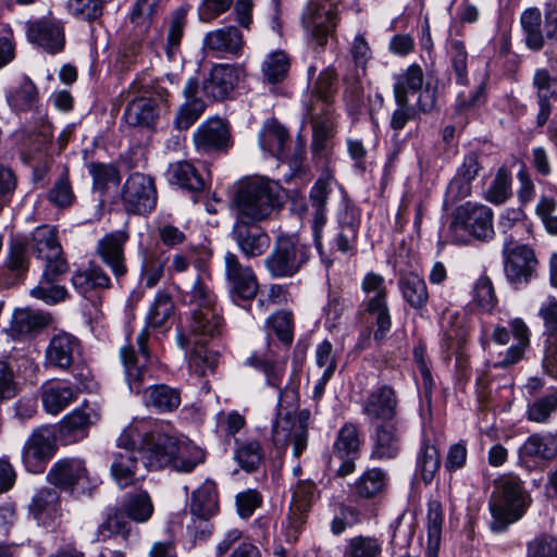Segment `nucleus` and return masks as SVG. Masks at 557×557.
Segmentation results:
<instances>
[{
    "label": "nucleus",
    "instance_id": "47",
    "mask_svg": "<svg viewBox=\"0 0 557 557\" xmlns=\"http://www.w3.org/2000/svg\"><path fill=\"white\" fill-rule=\"evenodd\" d=\"M64 273L65 272L48 273V268H45L38 285L30 289V295L47 305H55L65 300L69 296L66 288L54 284L59 276Z\"/></svg>",
    "mask_w": 557,
    "mask_h": 557
},
{
    "label": "nucleus",
    "instance_id": "58",
    "mask_svg": "<svg viewBox=\"0 0 557 557\" xmlns=\"http://www.w3.org/2000/svg\"><path fill=\"white\" fill-rule=\"evenodd\" d=\"M315 485L311 481H301L293 493L290 511L297 521L302 522L304 516L315 500Z\"/></svg>",
    "mask_w": 557,
    "mask_h": 557
},
{
    "label": "nucleus",
    "instance_id": "23",
    "mask_svg": "<svg viewBox=\"0 0 557 557\" xmlns=\"http://www.w3.org/2000/svg\"><path fill=\"white\" fill-rule=\"evenodd\" d=\"M99 412L84 405L66 414L59 423V438L64 445L74 444L85 438L89 426L98 421Z\"/></svg>",
    "mask_w": 557,
    "mask_h": 557
},
{
    "label": "nucleus",
    "instance_id": "55",
    "mask_svg": "<svg viewBox=\"0 0 557 557\" xmlns=\"http://www.w3.org/2000/svg\"><path fill=\"white\" fill-rule=\"evenodd\" d=\"M446 51L456 83L467 85L469 55L465 42L460 39H449Z\"/></svg>",
    "mask_w": 557,
    "mask_h": 557
},
{
    "label": "nucleus",
    "instance_id": "32",
    "mask_svg": "<svg viewBox=\"0 0 557 557\" xmlns=\"http://www.w3.org/2000/svg\"><path fill=\"white\" fill-rule=\"evenodd\" d=\"M50 483L59 488L69 490L87 480L85 462L78 458H64L57 461L48 473Z\"/></svg>",
    "mask_w": 557,
    "mask_h": 557
},
{
    "label": "nucleus",
    "instance_id": "63",
    "mask_svg": "<svg viewBox=\"0 0 557 557\" xmlns=\"http://www.w3.org/2000/svg\"><path fill=\"white\" fill-rule=\"evenodd\" d=\"M289 69V60L283 51H275L270 53L262 63L263 78L275 84L283 81Z\"/></svg>",
    "mask_w": 557,
    "mask_h": 557
},
{
    "label": "nucleus",
    "instance_id": "15",
    "mask_svg": "<svg viewBox=\"0 0 557 557\" xmlns=\"http://www.w3.org/2000/svg\"><path fill=\"white\" fill-rule=\"evenodd\" d=\"M223 319L219 310H195L190 309V319L186 326V334H178V342L182 347L185 345H207L210 339L220 335Z\"/></svg>",
    "mask_w": 557,
    "mask_h": 557
},
{
    "label": "nucleus",
    "instance_id": "7",
    "mask_svg": "<svg viewBox=\"0 0 557 557\" xmlns=\"http://www.w3.org/2000/svg\"><path fill=\"white\" fill-rule=\"evenodd\" d=\"M310 248L295 236H278L273 250L263 260L272 277H290L308 262Z\"/></svg>",
    "mask_w": 557,
    "mask_h": 557
},
{
    "label": "nucleus",
    "instance_id": "60",
    "mask_svg": "<svg viewBox=\"0 0 557 557\" xmlns=\"http://www.w3.org/2000/svg\"><path fill=\"white\" fill-rule=\"evenodd\" d=\"M190 309L218 310L215 295L203 276H198L187 295Z\"/></svg>",
    "mask_w": 557,
    "mask_h": 557
},
{
    "label": "nucleus",
    "instance_id": "13",
    "mask_svg": "<svg viewBox=\"0 0 557 557\" xmlns=\"http://www.w3.org/2000/svg\"><path fill=\"white\" fill-rule=\"evenodd\" d=\"M57 450L55 435L49 426L35 429L22 448V461L28 472H44Z\"/></svg>",
    "mask_w": 557,
    "mask_h": 557
},
{
    "label": "nucleus",
    "instance_id": "38",
    "mask_svg": "<svg viewBox=\"0 0 557 557\" xmlns=\"http://www.w3.org/2000/svg\"><path fill=\"white\" fill-rule=\"evenodd\" d=\"M143 403L157 412H172L181 405V394L174 387L157 384L143 391Z\"/></svg>",
    "mask_w": 557,
    "mask_h": 557
},
{
    "label": "nucleus",
    "instance_id": "52",
    "mask_svg": "<svg viewBox=\"0 0 557 557\" xmlns=\"http://www.w3.org/2000/svg\"><path fill=\"white\" fill-rule=\"evenodd\" d=\"M76 394L70 386L46 384L42 387L41 401L45 410L50 414H58L70 406Z\"/></svg>",
    "mask_w": 557,
    "mask_h": 557
},
{
    "label": "nucleus",
    "instance_id": "46",
    "mask_svg": "<svg viewBox=\"0 0 557 557\" xmlns=\"http://www.w3.org/2000/svg\"><path fill=\"white\" fill-rule=\"evenodd\" d=\"M424 83V73L419 64L409 65L403 73L394 76L395 101L409 100L408 95L421 90Z\"/></svg>",
    "mask_w": 557,
    "mask_h": 557
},
{
    "label": "nucleus",
    "instance_id": "34",
    "mask_svg": "<svg viewBox=\"0 0 557 557\" xmlns=\"http://www.w3.org/2000/svg\"><path fill=\"white\" fill-rule=\"evenodd\" d=\"M29 237L16 234L10 237L4 264L7 270L15 277L26 275L29 269Z\"/></svg>",
    "mask_w": 557,
    "mask_h": 557
},
{
    "label": "nucleus",
    "instance_id": "19",
    "mask_svg": "<svg viewBox=\"0 0 557 557\" xmlns=\"http://www.w3.org/2000/svg\"><path fill=\"white\" fill-rule=\"evenodd\" d=\"M81 341L66 332L54 334L45 350L46 368L69 370L76 359L81 357Z\"/></svg>",
    "mask_w": 557,
    "mask_h": 557
},
{
    "label": "nucleus",
    "instance_id": "24",
    "mask_svg": "<svg viewBox=\"0 0 557 557\" xmlns=\"http://www.w3.org/2000/svg\"><path fill=\"white\" fill-rule=\"evenodd\" d=\"M183 96L185 101L181 104L174 119V126L181 131L188 129L206 110L197 77L187 79L183 88Z\"/></svg>",
    "mask_w": 557,
    "mask_h": 557
},
{
    "label": "nucleus",
    "instance_id": "49",
    "mask_svg": "<svg viewBox=\"0 0 557 557\" xmlns=\"http://www.w3.org/2000/svg\"><path fill=\"white\" fill-rule=\"evenodd\" d=\"M288 139V133L284 126L275 120H269L263 124L259 133V145L263 151L280 158Z\"/></svg>",
    "mask_w": 557,
    "mask_h": 557
},
{
    "label": "nucleus",
    "instance_id": "12",
    "mask_svg": "<svg viewBox=\"0 0 557 557\" xmlns=\"http://www.w3.org/2000/svg\"><path fill=\"white\" fill-rule=\"evenodd\" d=\"M520 24L525 46L532 51H540L544 47L545 38L557 39V7L546 8L544 30L542 29V14L537 8H530L523 11Z\"/></svg>",
    "mask_w": 557,
    "mask_h": 557
},
{
    "label": "nucleus",
    "instance_id": "64",
    "mask_svg": "<svg viewBox=\"0 0 557 557\" xmlns=\"http://www.w3.org/2000/svg\"><path fill=\"white\" fill-rule=\"evenodd\" d=\"M511 175L505 168H499L485 191V199L494 205H502L511 196Z\"/></svg>",
    "mask_w": 557,
    "mask_h": 557
},
{
    "label": "nucleus",
    "instance_id": "31",
    "mask_svg": "<svg viewBox=\"0 0 557 557\" xmlns=\"http://www.w3.org/2000/svg\"><path fill=\"white\" fill-rule=\"evenodd\" d=\"M401 450V430L398 421H388L375 428L372 456L377 459H394Z\"/></svg>",
    "mask_w": 557,
    "mask_h": 557
},
{
    "label": "nucleus",
    "instance_id": "3",
    "mask_svg": "<svg viewBox=\"0 0 557 557\" xmlns=\"http://www.w3.org/2000/svg\"><path fill=\"white\" fill-rule=\"evenodd\" d=\"M146 468L161 469L171 466L178 472H191L205 461V451L198 446L181 443L159 429L154 422L152 437L146 446Z\"/></svg>",
    "mask_w": 557,
    "mask_h": 557
},
{
    "label": "nucleus",
    "instance_id": "16",
    "mask_svg": "<svg viewBox=\"0 0 557 557\" xmlns=\"http://www.w3.org/2000/svg\"><path fill=\"white\" fill-rule=\"evenodd\" d=\"M128 239L127 231L117 230L107 233L96 246V252L100 260L110 269L117 282L127 274L124 247Z\"/></svg>",
    "mask_w": 557,
    "mask_h": 557
},
{
    "label": "nucleus",
    "instance_id": "35",
    "mask_svg": "<svg viewBox=\"0 0 557 557\" xmlns=\"http://www.w3.org/2000/svg\"><path fill=\"white\" fill-rule=\"evenodd\" d=\"M338 225L339 231L334 238L336 248L343 253L355 251L360 226L359 211L346 206L338 214Z\"/></svg>",
    "mask_w": 557,
    "mask_h": 557
},
{
    "label": "nucleus",
    "instance_id": "54",
    "mask_svg": "<svg viewBox=\"0 0 557 557\" xmlns=\"http://www.w3.org/2000/svg\"><path fill=\"white\" fill-rule=\"evenodd\" d=\"M7 102L14 111L30 110L37 102L35 84L28 77H23L16 86L7 91Z\"/></svg>",
    "mask_w": 557,
    "mask_h": 557
},
{
    "label": "nucleus",
    "instance_id": "33",
    "mask_svg": "<svg viewBox=\"0 0 557 557\" xmlns=\"http://www.w3.org/2000/svg\"><path fill=\"white\" fill-rule=\"evenodd\" d=\"M159 104L151 96H136L124 110V120L129 126L150 127L159 116Z\"/></svg>",
    "mask_w": 557,
    "mask_h": 557
},
{
    "label": "nucleus",
    "instance_id": "18",
    "mask_svg": "<svg viewBox=\"0 0 557 557\" xmlns=\"http://www.w3.org/2000/svg\"><path fill=\"white\" fill-rule=\"evenodd\" d=\"M278 348V345L268 342L247 359V363L262 372L267 384L274 388H281L287 361V355H281Z\"/></svg>",
    "mask_w": 557,
    "mask_h": 557
},
{
    "label": "nucleus",
    "instance_id": "56",
    "mask_svg": "<svg viewBox=\"0 0 557 557\" xmlns=\"http://www.w3.org/2000/svg\"><path fill=\"white\" fill-rule=\"evenodd\" d=\"M524 456L541 459H553L557 455V441L550 434H533L522 445Z\"/></svg>",
    "mask_w": 557,
    "mask_h": 557
},
{
    "label": "nucleus",
    "instance_id": "17",
    "mask_svg": "<svg viewBox=\"0 0 557 557\" xmlns=\"http://www.w3.org/2000/svg\"><path fill=\"white\" fill-rule=\"evenodd\" d=\"M272 441L277 448L292 444L293 455L298 458L307 448V428L289 412L278 413L272 424Z\"/></svg>",
    "mask_w": 557,
    "mask_h": 557
},
{
    "label": "nucleus",
    "instance_id": "51",
    "mask_svg": "<svg viewBox=\"0 0 557 557\" xmlns=\"http://www.w3.org/2000/svg\"><path fill=\"white\" fill-rule=\"evenodd\" d=\"M510 327L518 343L507 349L504 358L494 362V368H508L516 364L522 359L524 349L529 345V329L523 320L519 318L513 319L510 322Z\"/></svg>",
    "mask_w": 557,
    "mask_h": 557
},
{
    "label": "nucleus",
    "instance_id": "57",
    "mask_svg": "<svg viewBox=\"0 0 557 557\" xmlns=\"http://www.w3.org/2000/svg\"><path fill=\"white\" fill-rule=\"evenodd\" d=\"M307 114L313 124L312 148L314 151H322L326 148V143L332 135L333 123L329 114H323L313 104L308 106Z\"/></svg>",
    "mask_w": 557,
    "mask_h": 557
},
{
    "label": "nucleus",
    "instance_id": "36",
    "mask_svg": "<svg viewBox=\"0 0 557 557\" xmlns=\"http://www.w3.org/2000/svg\"><path fill=\"white\" fill-rule=\"evenodd\" d=\"M480 169L476 154L470 153L465 157L447 188V195L451 197L453 201L466 198L471 194V183L478 176Z\"/></svg>",
    "mask_w": 557,
    "mask_h": 557
},
{
    "label": "nucleus",
    "instance_id": "45",
    "mask_svg": "<svg viewBox=\"0 0 557 557\" xmlns=\"http://www.w3.org/2000/svg\"><path fill=\"white\" fill-rule=\"evenodd\" d=\"M52 317L49 313L32 309H17L11 321V332L15 335H27L49 325Z\"/></svg>",
    "mask_w": 557,
    "mask_h": 557
},
{
    "label": "nucleus",
    "instance_id": "14",
    "mask_svg": "<svg viewBox=\"0 0 557 557\" xmlns=\"http://www.w3.org/2000/svg\"><path fill=\"white\" fill-rule=\"evenodd\" d=\"M122 200L128 212L149 213L157 203V189L152 177L139 172L131 174L123 185Z\"/></svg>",
    "mask_w": 557,
    "mask_h": 557
},
{
    "label": "nucleus",
    "instance_id": "2",
    "mask_svg": "<svg viewBox=\"0 0 557 557\" xmlns=\"http://www.w3.org/2000/svg\"><path fill=\"white\" fill-rule=\"evenodd\" d=\"M151 419L136 420L126 426L117 438L121 449L114 454L111 465V473L120 487H127L135 481L138 467V458L146 466V446L152 437Z\"/></svg>",
    "mask_w": 557,
    "mask_h": 557
},
{
    "label": "nucleus",
    "instance_id": "20",
    "mask_svg": "<svg viewBox=\"0 0 557 557\" xmlns=\"http://www.w3.org/2000/svg\"><path fill=\"white\" fill-rule=\"evenodd\" d=\"M224 267L232 292L246 300L255 298L259 285L252 269L240 263L237 255L230 251L224 255Z\"/></svg>",
    "mask_w": 557,
    "mask_h": 557
},
{
    "label": "nucleus",
    "instance_id": "8",
    "mask_svg": "<svg viewBox=\"0 0 557 557\" xmlns=\"http://www.w3.org/2000/svg\"><path fill=\"white\" fill-rule=\"evenodd\" d=\"M341 0H311L305 8L301 22L310 42L323 48L329 38L333 37L338 17Z\"/></svg>",
    "mask_w": 557,
    "mask_h": 557
},
{
    "label": "nucleus",
    "instance_id": "59",
    "mask_svg": "<svg viewBox=\"0 0 557 557\" xmlns=\"http://www.w3.org/2000/svg\"><path fill=\"white\" fill-rule=\"evenodd\" d=\"M364 311L369 315L371 324L375 326L373 337L379 344L383 343L392 327V318L387 304L380 305L372 302V305L364 306Z\"/></svg>",
    "mask_w": 557,
    "mask_h": 557
},
{
    "label": "nucleus",
    "instance_id": "42",
    "mask_svg": "<svg viewBox=\"0 0 557 557\" xmlns=\"http://www.w3.org/2000/svg\"><path fill=\"white\" fill-rule=\"evenodd\" d=\"M219 509L215 484L207 480L191 494L190 512L195 518L210 519Z\"/></svg>",
    "mask_w": 557,
    "mask_h": 557
},
{
    "label": "nucleus",
    "instance_id": "50",
    "mask_svg": "<svg viewBox=\"0 0 557 557\" xmlns=\"http://www.w3.org/2000/svg\"><path fill=\"white\" fill-rule=\"evenodd\" d=\"M386 486V473L380 468L366 470L351 485V492L358 497L371 499L381 494Z\"/></svg>",
    "mask_w": 557,
    "mask_h": 557
},
{
    "label": "nucleus",
    "instance_id": "61",
    "mask_svg": "<svg viewBox=\"0 0 557 557\" xmlns=\"http://www.w3.org/2000/svg\"><path fill=\"white\" fill-rule=\"evenodd\" d=\"M382 543L372 536H355L345 546L344 557H380Z\"/></svg>",
    "mask_w": 557,
    "mask_h": 557
},
{
    "label": "nucleus",
    "instance_id": "21",
    "mask_svg": "<svg viewBox=\"0 0 557 557\" xmlns=\"http://www.w3.org/2000/svg\"><path fill=\"white\" fill-rule=\"evenodd\" d=\"M244 76V69L239 65L216 64L200 86L201 95L213 100L225 99Z\"/></svg>",
    "mask_w": 557,
    "mask_h": 557
},
{
    "label": "nucleus",
    "instance_id": "1",
    "mask_svg": "<svg viewBox=\"0 0 557 557\" xmlns=\"http://www.w3.org/2000/svg\"><path fill=\"white\" fill-rule=\"evenodd\" d=\"M173 309L174 305L171 296L165 292H158L146 315V326L136 338L138 354L132 345H125L120 349L125 380L132 393L139 394L141 392L147 373L149 330H158L165 326L173 313Z\"/></svg>",
    "mask_w": 557,
    "mask_h": 557
},
{
    "label": "nucleus",
    "instance_id": "40",
    "mask_svg": "<svg viewBox=\"0 0 557 557\" xmlns=\"http://www.w3.org/2000/svg\"><path fill=\"white\" fill-rule=\"evenodd\" d=\"M336 91V73L333 69L323 70L318 76L311 90L310 102L306 103L315 106L323 114H330L331 103Z\"/></svg>",
    "mask_w": 557,
    "mask_h": 557
},
{
    "label": "nucleus",
    "instance_id": "43",
    "mask_svg": "<svg viewBox=\"0 0 557 557\" xmlns=\"http://www.w3.org/2000/svg\"><path fill=\"white\" fill-rule=\"evenodd\" d=\"M169 181L178 187L196 194L206 188V182L188 161L172 163L168 170Z\"/></svg>",
    "mask_w": 557,
    "mask_h": 557
},
{
    "label": "nucleus",
    "instance_id": "39",
    "mask_svg": "<svg viewBox=\"0 0 557 557\" xmlns=\"http://www.w3.org/2000/svg\"><path fill=\"white\" fill-rule=\"evenodd\" d=\"M123 517L136 523L147 522L154 511L152 499L147 491L127 493L119 507Z\"/></svg>",
    "mask_w": 557,
    "mask_h": 557
},
{
    "label": "nucleus",
    "instance_id": "10",
    "mask_svg": "<svg viewBox=\"0 0 557 557\" xmlns=\"http://www.w3.org/2000/svg\"><path fill=\"white\" fill-rule=\"evenodd\" d=\"M516 236L510 233L504 242L503 255L504 270L507 280L516 285H525L532 278L537 260L533 249L523 244L516 243Z\"/></svg>",
    "mask_w": 557,
    "mask_h": 557
},
{
    "label": "nucleus",
    "instance_id": "5",
    "mask_svg": "<svg viewBox=\"0 0 557 557\" xmlns=\"http://www.w3.org/2000/svg\"><path fill=\"white\" fill-rule=\"evenodd\" d=\"M529 506L522 481L515 475H504L495 483L490 500L491 530L499 533L518 521Z\"/></svg>",
    "mask_w": 557,
    "mask_h": 557
},
{
    "label": "nucleus",
    "instance_id": "37",
    "mask_svg": "<svg viewBox=\"0 0 557 557\" xmlns=\"http://www.w3.org/2000/svg\"><path fill=\"white\" fill-rule=\"evenodd\" d=\"M244 45L242 33L235 26L209 32L203 38V48L211 52L237 55Z\"/></svg>",
    "mask_w": 557,
    "mask_h": 557
},
{
    "label": "nucleus",
    "instance_id": "6",
    "mask_svg": "<svg viewBox=\"0 0 557 557\" xmlns=\"http://www.w3.org/2000/svg\"><path fill=\"white\" fill-rule=\"evenodd\" d=\"M493 210L482 203L467 201L457 207L448 227L449 239L465 245L470 239L487 242L494 237Z\"/></svg>",
    "mask_w": 557,
    "mask_h": 557
},
{
    "label": "nucleus",
    "instance_id": "25",
    "mask_svg": "<svg viewBox=\"0 0 557 557\" xmlns=\"http://www.w3.org/2000/svg\"><path fill=\"white\" fill-rule=\"evenodd\" d=\"M29 515L44 527H51L61 517L60 494L53 487L36 491L28 505Z\"/></svg>",
    "mask_w": 557,
    "mask_h": 557
},
{
    "label": "nucleus",
    "instance_id": "48",
    "mask_svg": "<svg viewBox=\"0 0 557 557\" xmlns=\"http://www.w3.org/2000/svg\"><path fill=\"white\" fill-rule=\"evenodd\" d=\"M73 287L84 297L98 288H110L111 280L102 268L90 265L86 270H79L72 276Z\"/></svg>",
    "mask_w": 557,
    "mask_h": 557
},
{
    "label": "nucleus",
    "instance_id": "27",
    "mask_svg": "<svg viewBox=\"0 0 557 557\" xmlns=\"http://www.w3.org/2000/svg\"><path fill=\"white\" fill-rule=\"evenodd\" d=\"M27 37L51 54L62 51L65 45L63 27L55 21L40 20L30 23L27 27Z\"/></svg>",
    "mask_w": 557,
    "mask_h": 557
},
{
    "label": "nucleus",
    "instance_id": "62",
    "mask_svg": "<svg viewBox=\"0 0 557 557\" xmlns=\"http://www.w3.org/2000/svg\"><path fill=\"white\" fill-rule=\"evenodd\" d=\"M194 348L189 355V368L198 375H206L208 372H212L218 362L219 355L206 347V345H193Z\"/></svg>",
    "mask_w": 557,
    "mask_h": 557
},
{
    "label": "nucleus",
    "instance_id": "9",
    "mask_svg": "<svg viewBox=\"0 0 557 557\" xmlns=\"http://www.w3.org/2000/svg\"><path fill=\"white\" fill-rule=\"evenodd\" d=\"M361 443L356 424L347 422L337 431L329 459V467L335 469L337 476L345 478L355 472Z\"/></svg>",
    "mask_w": 557,
    "mask_h": 557
},
{
    "label": "nucleus",
    "instance_id": "44",
    "mask_svg": "<svg viewBox=\"0 0 557 557\" xmlns=\"http://www.w3.org/2000/svg\"><path fill=\"white\" fill-rule=\"evenodd\" d=\"M398 286L405 301L414 310L424 308L429 301L425 281L416 273H407L398 280Z\"/></svg>",
    "mask_w": 557,
    "mask_h": 557
},
{
    "label": "nucleus",
    "instance_id": "28",
    "mask_svg": "<svg viewBox=\"0 0 557 557\" xmlns=\"http://www.w3.org/2000/svg\"><path fill=\"white\" fill-rule=\"evenodd\" d=\"M397 404L395 391L388 385H381L368 395L362 412L372 420L396 421Z\"/></svg>",
    "mask_w": 557,
    "mask_h": 557
},
{
    "label": "nucleus",
    "instance_id": "29",
    "mask_svg": "<svg viewBox=\"0 0 557 557\" xmlns=\"http://www.w3.org/2000/svg\"><path fill=\"white\" fill-rule=\"evenodd\" d=\"M332 175L322 174L310 190V205L313 209V237L318 248L321 247V233L326 223V203L332 193Z\"/></svg>",
    "mask_w": 557,
    "mask_h": 557
},
{
    "label": "nucleus",
    "instance_id": "41",
    "mask_svg": "<svg viewBox=\"0 0 557 557\" xmlns=\"http://www.w3.org/2000/svg\"><path fill=\"white\" fill-rule=\"evenodd\" d=\"M131 534V524L125 520L117 506L108 507L102 521L97 527L94 542H104L113 536L121 535L127 539Z\"/></svg>",
    "mask_w": 557,
    "mask_h": 557
},
{
    "label": "nucleus",
    "instance_id": "30",
    "mask_svg": "<svg viewBox=\"0 0 557 557\" xmlns=\"http://www.w3.org/2000/svg\"><path fill=\"white\" fill-rule=\"evenodd\" d=\"M193 139L199 152H211L227 147L230 134L221 119H209L195 131Z\"/></svg>",
    "mask_w": 557,
    "mask_h": 557
},
{
    "label": "nucleus",
    "instance_id": "11",
    "mask_svg": "<svg viewBox=\"0 0 557 557\" xmlns=\"http://www.w3.org/2000/svg\"><path fill=\"white\" fill-rule=\"evenodd\" d=\"M58 231L51 225L37 226L29 235V247L37 259L44 261L48 273L67 272L69 263L63 257L62 246L58 240Z\"/></svg>",
    "mask_w": 557,
    "mask_h": 557
},
{
    "label": "nucleus",
    "instance_id": "22",
    "mask_svg": "<svg viewBox=\"0 0 557 557\" xmlns=\"http://www.w3.org/2000/svg\"><path fill=\"white\" fill-rule=\"evenodd\" d=\"M258 222L235 221L232 238L242 253L247 258L262 256L270 247V236L259 226Z\"/></svg>",
    "mask_w": 557,
    "mask_h": 557
},
{
    "label": "nucleus",
    "instance_id": "26",
    "mask_svg": "<svg viewBox=\"0 0 557 557\" xmlns=\"http://www.w3.org/2000/svg\"><path fill=\"white\" fill-rule=\"evenodd\" d=\"M532 86L535 89L539 106L536 126L543 127L553 110L549 100H557V77L553 76L547 69H537L533 74Z\"/></svg>",
    "mask_w": 557,
    "mask_h": 557
},
{
    "label": "nucleus",
    "instance_id": "53",
    "mask_svg": "<svg viewBox=\"0 0 557 557\" xmlns=\"http://www.w3.org/2000/svg\"><path fill=\"white\" fill-rule=\"evenodd\" d=\"M440 467L441 458L437 447L429 441H423L417 454V474L425 484H429L433 481Z\"/></svg>",
    "mask_w": 557,
    "mask_h": 557
},
{
    "label": "nucleus",
    "instance_id": "4",
    "mask_svg": "<svg viewBox=\"0 0 557 557\" xmlns=\"http://www.w3.org/2000/svg\"><path fill=\"white\" fill-rule=\"evenodd\" d=\"M280 185L269 180L253 178L243 182L233 199L236 221L267 220L280 203Z\"/></svg>",
    "mask_w": 557,
    "mask_h": 557
}]
</instances>
